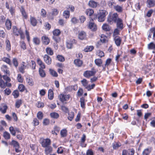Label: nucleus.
Returning a JSON list of instances; mask_svg holds the SVG:
<instances>
[{
    "label": "nucleus",
    "mask_w": 155,
    "mask_h": 155,
    "mask_svg": "<svg viewBox=\"0 0 155 155\" xmlns=\"http://www.w3.org/2000/svg\"><path fill=\"white\" fill-rule=\"evenodd\" d=\"M13 33L16 36L20 35L21 39H23L25 38V35L22 31L21 29L18 28L15 26L13 27Z\"/></svg>",
    "instance_id": "f257e3e1"
},
{
    "label": "nucleus",
    "mask_w": 155,
    "mask_h": 155,
    "mask_svg": "<svg viewBox=\"0 0 155 155\" xmlns=\"http://www.w3.org/2000/svg\"><path fill=\"white\" fill-rule=\"evenodd\" d=\"M107 14V12L105 10H100L98 14V19L99 22L104 21L105 16Z\"/></svg>",
    "instance_id": "f03ea898"
},
{
    "label": "nucleus",
    "mask_w": 155,
    "mask_h": 155,
    "mask_svg": "<svg viewBox=\"0 0 155 155\" xmlns=\"http://www.w3.org/2000/svg\"><path fill=\"white\" fill-rule=\"evenodd\" d=\"M28 68V64H26L25 62L22 61L20 64V66L18 68V70L20 72L23 74L25 72L24 70Z\"/></svg>",
    "instance_id": "7ed1b4c3"
},
{
    "label": "nucleus",
    "mask_w": 155,
    "mask_h": 155,
    "mask_svg": "<svg viewBox=\"0 0 155 155\" xmlns=\"http://www.w3.org/2000/svg\"><path fill=\"white\" fill-rule=\"evenodd\" d=\"M118 18H118V14L117 13H114L111 16L108 18L107 21L111 24L113 21L116 22Z\"/></svg>",
    "instance_id": "20e7f679"
},
{
    "label": "nucleus",
    "mask_w": 155,
    "mask_h": 155,
    "mask_svg": "<svg viewBox=\"0 0 155 155\" xmlns=\"http://www.w3.org/2000/svg\"><path fill=\"white\" fill-rule=\"evenodd\" d=\"M76 43V41L73 38L68 39L66 41V46L68 49H71L73 47V45Z\"/></svg>",
    "instance_id": "39448f33"
},
{
    "label": "nucleus",
    "mask_w": 155,
    "mask_h": 155,
    "mask_svg": "<svg viewBox=\"0 0 155 155\" xmlns=\"http://www.w3.org/2000/svg\"><path fill=\"white\" fill-rule=\"evenodd\" d=\"M58 98L62 102L67 101L70 97V95H64L61 94L58 96Z\"/></svg>",
    "instance_id": "423d86ee"
},
{
    "label": "nucleus",
    "mask_w": 155,
    "mask_h": 155,
    "mask_svg": "<svg viewBox=\"0 0 155 155\" xmlns=\"http://www.w3.org/2000/svg\"><path fill=\"white\" fill-rule=\"evenodd\" d=\"M88 27L89 28L93 31H95L97 29V26L92 19L89 22Z\"/></svg>",
    "instance_id": "0eeeda50"
},
{
    "label": "nucleus",
    "mask_w": 155,
    "mask_h": 155,
    "mask_svg": "<svg viewBox=\"0 0 155 155\" xmlns=\"http://www.w3.org/2000/svg\"><path fill=\"white\" fill-rule=\"evenodd\" d=\"M51 141L49 139H44L41 143V145L43 147H46L50 146Z\"/></svg>",
    "instance_id": "6e6552de"
},
{
    "label": "nucleus",
    "mask_w": 155,
    "mask_h": 155,
    "mask_svg": "<svg viewBox=\"0 0 155 155\" xmlns=\"http://www.w3.org/2000/svg\"><path fill=\"white\" fill-rule=\"evenodd\" d=\"M44 61L48 65L50 64L51 63V59L48 54H45L43 56Z\"/></svg>",
    "instance_id": "1a4fd4ad"
},
{
    "label": "nucleus",
    "mask_w": 155,
    "mask_h": 155,
    "mask_svg": "<svg viewBox=\"0 0 155 155\" xmlns=\"http://www.w3.org/2000/svg\"><path fill=\"white\" fill-rule=\"evenodd\" d=\"M95 73V71H87L84 72L83 75L85 77L88 78L94 75Z\"/></svg>",
    "instance_id": "9d476101"
},
{
    "label": "nucleus",
    "mask_w": 155,
    "mask_h": 155,
    "mask_svg": "<svg viewBox=\"0 0 155 155\" xmlns=\"http://www.w3.org/2000/svg\"><path fill=\"white\" fill-rule=\"evenodd\" d=\"M117 23V27L118 29L122 30L124 28V25L122 22V20L120 18H118Z\"/></svg>",
    "instance_id": "9b49d317"
},
{
    "label": "nucleus",
    "mask_w": 155,
    "mask_h": 155,
    "mask_svg": "<svg viewBox=\"0 0 155 155\" xmlns=\"http://www.w3.org/2000/svg\"><path fill=\"white\" fill-rule=\"evenodd\" d=\"M114 40L116 45L117 46H119L121 41V38L118 36H116L114 37Z\"/></svg>",
    "instance_id": "f8f14e48"
},
{
    "label": "nucleus",
    "mask_w": 155,
    "mask_h": 155,
    "mask_svg": "<svg viewBox=\"0 0 155 155\" xmlns=\"http://www.w3.org/2000/svg\"><path fill=\"white\" fill-rule=\"evenodd\" d=\"M78 38L81 40L85 39L86 38V33L84 31H81L78 35Z\"/></svg>",
    "instance_id": "ddd939ff"
},
{
    "label": "nucleus",
    "mask_w": 155,
    "mask_h": 155,
    "mask_svg": "<svg viewBox=\"0 0 155 155\" xmlns=\"http://www.w3.org/2000/svg\"><path fill=\"white\" fill-rule=\"evenodd\" d=\"M152 150V148L148 147L145 149L143 151L142 155H149Z\"/></svg>",
    "instance_id": "4468645a"
},
{
    "label": "nucleus",
    "mask_w": 155,
    "mask_h": 155,
    "mask_svg": "<svg viewBox=\"0 0 155 155\" xmlns=\"http://www.w3.org/2000/svg\"><path fill=\"white\" fill-rule=\"evenodd\" d=\"M83 63L82 61L78 58L75 59L74 61V64L76 66L78 67L81 66Z\"/></svg>",
    "instance_id": "2eb2a0df"
},
{
    "label": "nucleus",
    "mask_w": 155,
    "mask_h": 155,
    "mask_svg": "<svg viewBox=\"0 0 155 155\" xmlns=\"http://www.w3.org/2000/svg\"><path fill=\"white\" fill-rule=\"evenodd\" d=\"M1 68L2 71L5 72L8 76L10 75V71L8 70V68L6 65H2Z\"/></svg>",
    "instance_id": "dca6fc26"
},
{
    "label": "nucleus",
    "mask_w": 155,
    "mask_h": 155,
    "mask_svg": "<svg viewBox=\"0 0 155 155\" xmlns=\"http://www.w3.org/2000/svg\"><path fill=\"white\" fill-rule=\"evenodd\" d=\"M7 108V105L3 104L0 107V111L2 114H5L6 112Z\"/></svg>",
    "instance_id": "f3484780"
},
{
    "label": "nucleus",
    "mask_w": 155,
    "mask_h": 155,
    "mask_svg": "<svg viewBox=\"0 0 155 155\" xmlns=\"http://www.w3.org/2000/svg\"><path fill=\"white\" fill-rule=\"evenodd\" d=\"M147 6L150 8L153 7L155 5L154 0H147Z\"/></svg>",
    "instance_id": "a211bd4d"
},
{
    "label": "nucleus",
    "mask_w": 155,
    "mask_h": 155,
    "mask_svg": "<svg viewBox=\"0 0 155 155\" xmlns=\"http://www.w3.org/2000/svg\"><path fill=\"white\" fill-rule=\"evenodd\" d=\"M42 42L44 44L47 45L49 43V40L48 37L46 36H43L42 37Z\"/></svg>",
    "instance_id": "6ab92c4d"
},
{
    "label": "nucleus",
    "mask_w": 155,
    "mask_h": 155,
    "mask_svg": "<svg viewBox=\"0 0 155 155\" xmlns=\"http://www.w3.org/2000/svg\"><path fill=\"white\" fill-rule=\"evenodd\" d=\"M30 20L31 24L33 26H35L36 25L37 22L35 18L31 17Z\"/></svg>",
    "instance_id": "aec40b11"
},
{
    "label": "nucleus",
    "mask_w": 155,
    "mask_h": 155,
    "mask_svg": "<svg viewBox=\"0 0 155 155\" xmlns=\"http://www.w3.org/2000/svg\"><path fill=\"white\" fill-rule=\"evenodd\" d=\"M20 10L22 15L26 19L27 18V15L23 6H21Z\"/></svg>",
    "instance_id": "412c9836"
},
{
    "label": "nucleus",
    "mask_w": 155,
    "mask_h": 155,
    "mask_svg": "<svg viewBox=\"0 0 155 155\" xmlns=\"http://www.w3.org/2000/svg\"><path fill=\"white\" fill-rule=\"evenodd\" d=\"M114 8L118 12H121L123 11V7L122 6L117 5L114 6Z\"/></svg>",
    "instance_id": "4be33fe9"
},
{
    "label": "nucleus",
    "mask_w": 155,
    "mask_h": 155,
    "mask_svg": "<svg viewBox=\"0 0 155 155\" xmlns=\"http://www.w3.org/2000/svg\"><path fill=\"white\" fill-rule=\"evenodd\" d=\"M5 25L6 28L8 30H10L11 27L12 23L11 21L8 19L6 20L5 22Z\"/></svg>",
    "instance_id": "5701e85b"
},
{
    "label": "nucleus",
    "mask_w": 155,
    "mask_h": 155,
    "mask_svg": "<svg viewBox=\"0 0 155 155\" xmlns=\"http://www.w3.org/2000/svg\"><path fill=\"white\" fill-rule=\"evenodd\" d=\"M46 52L47 54L50 55H52L54 54L53 50L50 47H47L45 49Z\"/></svg>",
    "instance_id": "b1692460"
},
{
    "label": "nucleus",
    "mask_w": 155,
    "mask_h": 155,
    "mask_svg": "<svg viewBox=\"0 0 155 155\" xmlns=\"http://www.w3.org/2000/svg\"><path fill=\"white\" fill-rule=\"evenodd\" d=\"M89 5L92 8H95L97 5V3L96 2L93 0H90L88 3Z\"/></svg>",
    "instance_id": "393cba45"
},
{
    "label": "nucleus",
    "mask_w": 155,
    "mask_h": 155,
    "mask_svg": "<svg viewBox=\"0 0 155 155\" xmlns=\"http://www.w3.org/2000/svg\"><path fill=\"white\" fill-rule=\"evenodd\" d=\"M45 148V151L47 155H48L52 151V148L51 146H49Z\"/></svg>",
    "instance_id": "a878e982"
},
{
    "label": "nucleus",
    "mask_w": 155,
    "mask_h": 155,
    "mask_svg": "<svg viewBox=\"0 0 155 155\" xmlns=\"http://www.w3.org/2000/svg\"><path fill=\"white\" fill-rule=\"evenodd\" d=\"M94 62L95 64L98 67L101 66L103 62L102 60L99 58L96 59Z\"/></svg>",
    "instance_id": "bb28decb"
},
{
    "label": "nucleus",
    "mask_w": 155,
    "mask_h": 155,
    "mask_svg": "<svg viewBox=\"0 0 155 155\" xmlns=\"http://www.w3.org/2000/svg\"><path fill=\"white\" fill-rule=\"evenodd\" d=\"M102 28L103 30L105 31H109L110 28L108 25L106 24H104L102 26Z\"/></svg>",
    "instance_id": "cd10ccee"
},
{
    "label": "nucleus",
    "mask_w": 155,
    "mask_h": 155,
    "mask_svg": "<svg viewBox=\"0 0 155 155\" xmlns=\"http://www.w3.org/2000/svg\"><path fill=\"white\" fill-rule=\"evenodd\" d=\"M111 61V59L110 58H108L107 59L105 62V64L104 65H102V67L103 68V69L105 70L106 67H108Z\"/></svg>",
    "instance_id": "c85d7f7f"
},
{
    "label": "nucleus",
    "mask_w": 155,
    "mask_h": 155,
    "mask_svg": "<svg viewBox=\"0 0 155 155\" xmlns=\"http://www.w3.org/2000/svg\"><path fill=\"white\" fill-rule=\"evenodd\" d=\"M9 131L11 133L13 136H15L16 134V131H17V129L16 128H14L13 127L11 126L9 127Z\"/></svg>",
    "instance_id": "c756f323"
},
{
    "label": "nucleus",
    "mask_w": 155,
    "mask_h": 155,
    "mask_svg": "<svg viewBox=\"0 0 155 155\" xmlns=\"http://www.w3.org/2000/svg\"><path fill=\"white\" fill-rule=\"evenodd\" d=\"M6 48L7 51H9L11 50V44L10 41L8 39L5 41Z\"/></svg>",
    "instance_id": "7c9ffc66"
},
{
    "label": "nucleus",
    "mask_w": 155,
    "mask_h": 155,
    "mask_svg": "<svg viewBox=\"0 0 155 155\" xmlns=\"http://www.w3.org/2000/svg\"><path fill=\"white\" fill-rule=\"evenodd\" d=\"M48 98L51 100L54 97V94L52 90L51 89H49L48 92Z\"/></svg>",
    "instance_id": "2f4dec72"
},
{
    "label": "nucleus",
    "mask_w": 155,
    "mask_h": 155,
    "mask_svg": "<svg viewBox=\"0 0 155 155\" xmlns=\"http://www.w3.org/2000/svg\"><path fill=\"white\" fill-rule=\"evenodd\" d=\"M70 15V12L68 10H65L63 13L64 17L66 19L69 18Z\"/></svg>",
    "instance_id": "473e14b6"
},
{
    "label": "nucleus",
    "mask_w": 155,
    "mask_h": 155,
    "mask_svg": "<svg viewBox=\"0 0 155 155\" xmlns=\"http://www.w3.org/2000/svg\"><path fill=\"white\" fill-rule=\"evenodd\" d=\"M50 115L52 118L54 119H57L59 116V114L58 113L55 112L51 113Z\"/></svg>",
    "instance_id": "72a5a7b5"
},
{
    "label": "nucleus",
    "mask_w": 155,
    "mask_h": 155,
    "mask_svg": "<svg viewBox=\"0 0 155 155\" xmlns=\"http://www.w3.org/2000/svg\"><path fill=\"white\" fill-rule=\"evenodd\" d=\"M26 82L30 86H32L34 85V82L31 78H27L26 79Z\"/></svg>",
    "instance_id": "f704fd0d"
},
{
    "label": "nucleus",
    "mask_w": 155,
    "mask_h": 155,
    "mask_svg": "<svg viewBox=\"0 0 155 155\" xmlns=\"http://www.w3.org/2000/svg\"><path fill=\"white\" fill-rule=\"evenodd\" d=\"M10 144L12 145L15 148L19 147V145L17 141L15 140H12Z\"/></svg>",
    "instance_id": "c9c22d12"
},
{
    "label": "nucleus",
    "mask_w": 155,
    "mask_h": 155,
    "mask_svg": "<svg viewBox=\"0 0 155 155\" xmlns=\"http://www.w3.org/2000/svg\"><path fill=\"white\" fill-rule=\"evenodd\" d=\"M33 41L34 43L36 45H39L40 43V39L37 37H34L33 38Z\"/></svg>",
    "instance_id": "e433bc0d"
},
{
    "label": "nucleus",
    "mask_w": 155,
    "mask_h": 155,
    "mask_svg": "<svg viewBox=\"0 0 155 155\" xmlns=\"http://www.w3.org/2000/svg\"><path fill=\"white\" fill-rule=\"evenodd\" d=\"M94 12L93 10L91 9H88L86 10L85 13L87 15L90 16L92 15Z\"/></svg>",
    "instance_id": "4c0bfd02"
},
{
    "label": "nucleus",
    "mask_w": 155,
    "mask_h": 155,
    "mask_svg": "<svg viewBox=\"0 0 155 155\" xmlns=\"http://www.w3.org/2000/svg\"><path fill=\"white\" fill-rule=\"evenodd\" d=\"M107 37L104 34L101 35L100 40L103 43H105L107 41Z\"/></svg>",
    "instance_id": "58836bf2"
},
{
    "label": "nucleus",
    "mask_w": 155,
    "mask_h": 155,
    "mask_svg": "<svg viewBox=\"0 0 155 155\" xmlns=\"http://www.w3.org/2000/svg\"><path fill=\"white\" fill-rule=\"evenodd\" d=\"M39 74L41 77L44 78L45 77L46 74L44 70L41 68H39Z\"/></svg>",
    "instance_id": "ea45409f"
},
{
    "label": "nucleus",
    "mask_w": 155,
    "mask_h": 155,
    "mask_svg": "<svg viewBox=\"0 0 155 155\" xmlns=\"http://www.w3.org/2000/svg\"><path fill=\"white\" fill-rule=\"evenodd\" d=\"M2 60L3 61L5 62L9 65H11V60L9 58L6 57H4L2 58Z\"/></svg>",
    "instance_id": "a19ab883"
},
{
    "label": "nucleus",
    "mask_w": 155,
    "mask_h": 155,
    "mask_svg": "<svg viewBox=\"0 0 155 155\" xmlns=\"http://www.w3.org/2000/svg\"><path fill=\"white\" fill-rule=\"evenodd\" d=\"M3 136L5 139H9L10 138V134L7 131H5L4 132Z\"/></svg>",
    "instance_id": "79ce46f5"
},
{
    "label": "nucleus",
    "mask_w": 155,
    "mask_h": 155,
    "mask_svg": "<svg viewBox=\"0 0 155 155\" xmlns=\"http://www.w3.org/2000/svg\"><path fill=\"white\" fill-rule=\"evenodd\" d=\"M67 133V130L65 129H64L61 130L60 132L61 136L62 137H64L66 136Z\"/></svg>",
    "instance_id": "37998d69"
},
{
    "label": "nucleus",
    "mask_w": 155,
    "mask_h": 155,
    "mask_svg": "<svg viewBox=\"0 0 155 155\" xmlns=\"http://www.w3.org/2000/svg\"><path fill=\"white\" fill-rule=\"evenodd\" d=\"M20 45L22 49L23 50L26 49V45L25 42L23 41H21L20 42Z\"/></svg>",
    "instance_id": "c03bdc74"
},
{
    "label": "nucleus",
    "mask_w": 155,
    "mask_h": 155,
    "mask_svg": "<svg viewBox=\"0 0 155 155\" xmlns=\"http://www.w3.org/2000/svg\"><path fill=\"white\" fill-rule=\"evenodd\" d=\"M74 116V113L73 112H70L68 114V118L70 121H71L73 119Z\"/></svg>",
    "instance_id": "a18cd8bd"
},
{
    "label": "nucleus",
    "mask_w": 155,
    "mask_h": 155,
    "mask_svg": "<svg viewBox=\"0 0 155 155\" xmlns=\"http://www.w3.org/2000/svg\"><path fill=\"white\" fill-rule=\"evenodd\" d=\"M94 48V47L92 46H87L84 49V51L85 52L90 51H92Z\"/></svg>",
    "instance_id": "49530a36"
},
{
    "label": "nucleus",
    "mask_w": 155,
    "mask_h": 155,
    "mask_svg": "<svg viewBox=\"0 0 155 155\" xmlns=\"http://www.w3.org/2000/svg\"><path fill=\"white\" fill-rule=\"evenodd\" d=\"M49 71L51 74L53 76L55 77L58 76V75L57 72L54 70L52 69H50Z\"/></svg>",
    "instance_id": "de8ad7c7"
},
{
    "label": "nucleus",
    "mask_w": 155,
    "mask_h": 155,
    "mask_svg": "<svg viewBox=\"0 0 155 155\" xmlns=\"http://www.w3.org/2000/svg\"><path fill=\"white\" fill-rule=\"evenodd\" d=\"M148 48L149 49H155V44L153 42H151L148 45Z\"/></svg>",
    "instance_id": "09e8293b"
},
{
    "label": "nucleus",
    "mask_w": 155,
    "mask_h": 155,
    "mask_svg": "<svg viewBox=\"0 0 155 155\" xmlns=\"http://www.w3.org/2000/svg\"><path fill=\"white\" fill-rule=\"evenodd\" d=\"M81 82L83 85L86 88L88 85V82L87 80L85 79H83L81 81Z\"/></svg>",
    "instance_id": "8fccbe9b"
},
{
    "label": "nucleus",
    "mask_w": 155,
    "mask_h": 155,
    "mask_svg": "<svg viewBox=\"0 0 155 155\" xmlns=\"http://www.w3.org/2000/svg\"><path fill=\"white\" fill-rule=\"evenodd\" d=\"M53 35L59 36L61 34V31L58 29H56L53 31Z\"/></svg>",
    "instance_id": "3c124183"
},
{
    "label": "nucleus",
    "mask_w": 155,
    "mask_h": 155,
    "mask_svg": "<svg viewBox=\"0 0 155 155\" xmlns=\"http://www.w3.org/2000/svg\"><path fill=\"white\" fill-rule=\"evenodd\" d=\"M12 62L16 68H17L18 66V63L17 59L15 58L13 59Z\"/></svg>",
    "instance_id": "603ef678"
},
{
    "label": "nucleus",
    "mask_w": 155,
    "mask_h": 155,
    "mask_svg": "<svg viewBox=\"0 0 155 155\" xmlns=\"http://www.w3.org/2000/svg\"><path fill=\"white\" fill-rule=\"evenodd\" d=\"M22 104V101L21 100H18L16 101L15 103V107L17 108H19Z\"/></svg>",
    "instance_id": "864d4df0"
},
{
    "label": "nucleus",
    "mask_w": 155,
    "mask_h": 155,
    "mask_svg": "<svg viewBox=\"0 0 155 155\" xmlns=\"http://www.w3.org/2000/svg\"><path fill=\"white\" fill-rule=\"evenodd\" d=\"M80 103L81 107L82 108H84L85 106L84 103V99L83 97L81 98L80 99Z\"/></svg>",
    "instance_id": "5fc2aeb1"
},
{
    "label": "nucleus",
    "mask_w": 155,
    "mask_h": 155,
    "mask_svg": "<svg viewBox=\"0 0 155 155\" xmlns=\"http://www.w3.org/2000/svg\"><path fill=\"white\" fill-rule=\"evenodd\" d=\"M5 83L1 79H0V87L2 88H5Z\"/></svg>",
    "instance_id": "6e6d98bb"
},
{
    "label": "nucleus",
    "mask_w": 155,
    "mask_h": 155,
    "mask_svg": "<svg viewBox=\"0 0 155 155\" xmlns=\"http://www.w3.org/2000/svg\"><path fill=\"white\" fill-rule=\"evenodd\" d=\"M57 59L61 62H63L64 61V58L61 55H58L57 56Z\"/></svg>",
    "instance_id": "4d7b16f0"
},
{
    "label": "nucleus",
    "mask_w": 155,
    "mask_h": 155,
    "mask_svg": "<svg viewBox=\"0 0 155 155\" xmlns=\"http://www.w3.org/2000/svg\"><path fill=\"white\" fill-rule=\"evenodd\" d=\"M58 12H59L57 9H53L52 10V15L54 16L57 15L58 14Z\"/></svg>",
    "instance_id": "13d9d810"
},
{
    "label": "nucleus",
    "mask_w": 155,
    "mask_h": 155,
    "mask_svg": "<svg viewBox=\"0 0 155 155\" xmlns=\"http://www.w3.org/2000/svg\"><path fill=\"white\" fill-rule=\"evenodd\" d=\"M115 4L113 0H111L108 2L107 5L110 8H112L113 6H114V5Z\"/></svg>",
    "instance_id": "bf43d9fd"
},
{
    "label": "nucleus",
    "mask_w": 155,
    "mask_h": 155,
    "mask_svg": "<svg viewBox=\"0 0 155 155\" xmlns=\"http://www.w3.org/2000/svg\"><path fill=\"white\" fill-rule=\"evenodd\" d=\"M97 54L100 58H101L104 56V52L101 50H99L97 51Z\"/></svg>",
    "instance_id": "052dcab7"
},
{
    "label": "nucleus",
    "mask_w": 155,
    "mask_h": 155,
    "mask_svg": "<svg viewBox=\"0 0 155 155\" xmlns=\"http://www.w3.org/2000/svg\"><path fill=\"white\" fill-rule=\"evenodd\" d=\"M37 117L38 119L41 120L43 117V114L41 112L39 111L37 114Z\"/></svg>",
    "instance_id": "680f3d73"
},
{
    "label": "nucleus",
    "mask_w": 155,
    "mask_h": 155,
    "mask_svg": "<svg viewBox=\"0 0 155 155\" xmlns=\"http://www.w3.org/2000/svg\"><path fill=\"white\" fill-rule=\"evenodd\" d=\"M36 105L38 108H42L44 107V105L43 102L38 101Z\"/></svg>",
    "instance_id": "e2e57ef3"
},
{
    "label": "nucleus",
    "mask_w": 155,
    "mask_h": 155,
    "mask_svg": "<svg viewBox=\"0 0 155 155\" xmlns=\"http://www.w3.org/2000/svg\"><path fill=\"white\" fill-rule=\"evenodd\" d=\"M17 79L19 82L22 83L23 81V78L22 77L21 74H19L18 75Z\"/></svg>",
    "instance_id": "0e129e2a"
},
{
    "label": "nucleus",
    "mask_w": 155,
    "mask_h": 155,
    "mask_svg": "<svg viewBox=\"0 0 155 155\" xmlns=\"http://www.w3.org/2000/svg\"><path fill=\"white\" fill-rule=\"evenodd\" d=\"M18 89L20 91L23 92L25 90V87L22 84H20L18 87Z\"/></svg>",
    "instance_id": "69168bd1"
},
{
    "label": "nucleus",
    "mask_w": 155,
    "mask_h": 155,
    "mask_svg": "<svg viewBox=\"0 0 155 155\" xmlns=\"http://www.w3.org/2000/svg\"><path fill=\"white\" fill-rule=\"evenodd\" d=\"M32 123L33 124L34 126H37L39 124V122L38 120L36 118H34L33 122Z\"/></svg>",
    "instance_id": "338daca9"
},
{
    "label": "nucleus",
    "mask_w": 155,
    "mask_h": 155,
    "mask_svg": "<svg viewBox=\"0 0 155 155\" xmlns=\"http://www.w3.org/2000/svg\"><path fill=\"white\" fill-rule=\"evenodd\" d=\"M79 19L81 23H83L86 20V18L85 16L82 15L79 17Z\"/></svg>",
    "instance_id": "774afa93"
}]
</instances>
